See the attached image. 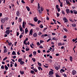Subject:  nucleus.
<instances>
[{
  "instance_id": "obj_51",
  "label": "nucleus",
  "mask_w": 77,
  "mask_h": 77,
  "mask_svg": "<svg viewBox=\"0 0 77 77\" xmlns=\"http://www.w3.org/2000/svg\"><path fill=\"white\" fill-rule=\"evenodd\" d=\"M36 29L38 31L39 30V28H38V27H37L36 28Z\"/></svg>"
},
{
  "instance_id": "obj_15",
  "label": "nucleus",
  "mask_w": 77,
  "mask_h": 77,
  "mask_svg": "<svg viewBox=\"0 0 77 77\" xmlns=\"http://www.w3.org/2000/svg\"><path fill=\"white\" fill-rule=\"evenodd\" d=\"M66 11L67 14H69L70 13V11L69 9H66Z\"/></svg>"
},
{
  "instance_id": "obj_40",
  "label": "nucleus",
  "mask_w": 77,
  "mask_h": 77,
  "mask_svg": "<svg viewBox=\"0 0 77 77\" xmlns=\"http://www.w3.org/2000/svg\"><path fill=\"white\" fill-rule=\"evenodd\" d=\"M23 36V35H21L20 36H19V38L20 39H21V38H22Z\"/></svg>"
},
{
  "instance_id": "obj_24",
  "label": "nucleus",
  "mask_w": 77,
  "mask_h": 77,
  "mask_svg": "<svg viewBox=\"0 0 77 77\" xmlns=\"http://www.w3.org/2000/svg\"><path fill=\"white\" fill-rule=\"evenodd\" d=\"M36 52L34 51L33 52V54L34 56H36Z\"/></svg>"
},
{
  "instance_id": "obj_5",
  "label": "nucleus",
  "mask_w": 77,
  "mask_h": 77,
  "mask_svg": "<svg viewBox=\"0 0 77 77\" xmlns=\"http://www.w3.org/2000/svg\"><path fill=\"white\" fill-rule=\"evenodd\" d=\"M72 72L73 75H75L76 74L77 72L75 70H73L72 71Z\"/></svg>"
},
{
  "instance_id": "obj_64",
  "label": "nucleus",
  "mask_w": 77,
  "mask_h": 77,
  "mask_svg": "<svg viewBox=\"0 0 77 77\" xmlns=\"http://www.w3.org/2000/svg\"><path fill=\"white\" fill-rule=\"evenodd\" d=\"M49 77H53V75H50V76H49Z\"/></svg>"
},
{
  "instance_id": "obj_32",
  "label": "nucleus",
  "mask_w": 77,
  "mask_h": 77,
  "mask_svg": "<svg viewBox=\"0 0 77 77\" xmlns=\"http://www.w3.org/2000/svg\"><path fill=\"white\" fill-rule=\"evenodd\" d=\"M39 27L41 28H42L43 27H44V26H43V25H40Z\"/></svg>"
},
{
  "instance_id": "obj_59",
  "label": "nucleus",
  "mask_w": 77,
  "mask_h": 77,
  "mask_svg": "<svg viewBox=\"0 0 77 77\" xmlns=\"http://www.w3.org/2000/svg\"><path fill=\"white\" fill-rule=\"evenodd\" d=\"M44 42V41L42 40H40V44H41L42 43Z\"/></svg>"
},
{
  "instance_id": "obj_43",
  "label": "nucleus",
  "mask_w": 77,
  "mask_h": 77,
  "mask_svg": "<svg viewBox=\"0 0 77 77\" xmlns=\"http://www.w3.org/2000/svg\"><path fill=\"white\" fill-rule=\"evenodd\" d=\"M57 17H59L60 14L57 13Z\"/></svg>"
},
{
  "instance_id": "obj_36",
  "label": "nucleus",
  "mask_w": 77,
  "mask_h": 77,
  "mask_svg": "<svg viewBox=\"0 0 77 77\" xmlns=\"http://www.w3.org/2000/svg\"><path fill=\"white\" fill-rule=\"evenodd\" d=\"M62 13L63 14V15H65V14L64 11L62 10Z\"/></svg>"
},
{
  "instance_id": "obj_42",
  "label": "nucleus",
  "mask_w": 77,
  "mask_h": 77,
  "mask_svg": "<svg viewBox=\"0 0 77 77\" xmlns=\"http://www.w3.org/2000/svg\"><path fill=\"white\" fill-rule=\"evenodd\" d=\"M57 9V11L58 12H60V8H58Z\"/></svg>"
},
{
  "instance_id": "obj_12",
  "label": "nucleus",
  "mask_w": 77,
  "mask_h": 77,
  "mask_svg": "<svg viewBox=\"0 0 77 77\" xmlns=\"http://www.w3.org/2000/svg\"><path fill=\"white\" fill-rule=\"evenodd\" d=\"M18 21V22H19V23H21V22L22 21V18L20 17L19 18Z\"/></svg>"
},
{
  "instance_id": "obj_46",
  "label": "nucleus",
  "mask_w": 77,
  "mask_h": 77,
  "mask_svg": "<svg viewBox=\"0 0 77 77\" xmlns=\"http://www.w3.org/2000/svg\"><path fill=\"white\" fill-rule=\"evenodd\" d=\"M41 23V21L40 20H38V24H39V23Z\"/></svg>"
},
{
  "instance_id": "obj_58",
  "label": "nucleus",
  "mask_w": 77,
  "mask_h": 77,
  "mask_svg": "<svg viewBox=\"0 0 77 77\" xmlns=\"http://www.w3.org/2000/svg\"><path fill=\"white\" fill-rule=\"evenodd\" d=\"M16 57H16L15 56H14L13 57V58L14 59H15V58H16Z\"/></svg>"
},
{
  "instance_id": "obj_21",
  "label": "nucleus",
  "mask_w": 77,
  "mask_h": 77,
  "mask_svg": "<svg viewBox=\"0 0 77 77\" xmlns=\"http://www.w3.org/2000/svg\"><path fill=\"white\" fill-rule=\"evenodd\" d=\"M5 68L6 70H8V66H6V65H5Z\"/></svg>"
},
{
  "instance_id": "obj_49",
  "label": "nucleus",
  "mask_w": 77,
  "mask_h": 77,
  "mask_svg": "<svg viewBox=\"0 0 77 77\" xmlns=\"http://www.w3.org/2000/svg\"><path fill=\"white\" fill-rule=\"evenodd\" d=\"M8 59V58L7 57H6L3 59V60H4H4H6V59Z\"/></svg>"
},
{
  "instance_id": "obj_63",
  "label": "nucleus",
  "mask_w": 77,
  "mask_h": 77,
  "mask_svg": "<svg viewBox=\"0 0 77 77\" xmlns=\"http://www.w3.org/2000/svg\"><path fill=\"white\" fill-rule=\"evenodd\" d=\"M56 40V38H52V40Z\"/></svg>"
},
{
  "instance_id": "obj_25",
  "label": "nucleus",
  "mask_w": 77,
  "mask_h": 77,
  "mask_svg": "<svg viewBox=\"0 0 77 77\" xmlns=\"http://www.w3.org/2000/svg\"><path fill=\"white\" fill-rule=\"evenodd\" d=\"M70 60L71 62H72V56H70Z\"/></svg>"
},
{
  "instance_id": "obj_18",
  "label": "nucleus",
  "mask_w": 77,
  "mask_h": 77,
  "mask_svg": "<svg viewBox=\"0 0 77 77\" xmlns=\"http://www.w3.org/2000/svg\"><path fill=\"white\" fill-rule=\"evenodd\" d=\"M8 51V49H5L4 51V53H6Z\"/></svg>"
},
{
  "instance_id": "obj_17",
  "label": "nucleus",
  "mask_w": 77,
  "mask_h": 77,
  "mask_svg": "<svg viewBox=\"0 0 77 77\" xmlns=\"http://www.w3.org/2000/svg\"><path fill=\"white\" fill-rule=\"evenodd\" d=\"M33 36H34V37H37V34H36V33H35L33 35Z\"/></svg>"
},
{
  "instance_id": "obj_33",
  "label": "nucleus",
  "mask_w": 77,
  "mask_h": 77,
  "mask_svg": "<svg viewBox=\"0 0 77 77\" xmlns=\"http://www.w3.org/2000/svg\"><path fill=\"white\" fill-rule=\"evenodd\" d=\"M38 66H41V63H40L39 62L38 63Z\"/></svg>"
},
{
  "instance_id": "obj_53",
  "label": "nucleus",
  "mask_w": 77,
  "mask_h": 77,
  "mask_svg": "<svg viewBox=\"0 0 77 77\" xmlns=\"http://www.w3.org/2000/svg\"><path fill=\"white\" fill-rule=\"evenodd\" d=\"M41 8V7L39 6V3H38V8Z\"/></svg>"
},
{
  "instance_id": "obj_4",
  "label": "nucleus",
  "mask_w": 77,
  "mask_h": 77,
  "mask_svg": "<svg viewBox=\"0 0 77 77\" xmlns=\"http://www.w3.org/2000/svg\"><path fill=\"white\" fill-rule=\"evenodd\" d=\"M16 15L17 17H20V11H17Z\"/></svg>"
},
{
  "instance_id": "obj_41",
  "label": "nucleus",
  "mask_w": 77,
  "mask_h": 77,
  "mask_svg": "<svg viewBox=\"0 0 77 77\" xmlns=\"http://www.w3.org/2000/svg\"><path fill=\"white\" fill-rule=\"evenodd\" d=\"M38 35L39 36H40V35H42V33L41 32H39Z\"/></svg>"
},
{
  "instance_id": "obj_23",
  "label": "nucleus",
  "mask_w": 77,
  "mask_h": 77,
  "mask_svg": "<svg viewBox=\"0 0 77 77\" xmlns=\"http://www.w3.org/2000/svg\"><path fill=\"white\" fill-rule=\"evenodd\" d=\"M26 8L27 9V11H30V8H29V7L26 6Z\"/></svg>"
},
{
  "instance_id": "obj_19",
  "label": "nucleus",
  "mask_w": 77,
  "mask_h": 77,
  "mask_svg": "<svg viewBox=\"0 0 77 77\" xmlns=\"http://www.w3.org/2000/svg\"><path fill=\"white\" fill-rule=\"evenodd\" d=\"M38 70H39V71H40L41 69V71H42V68L40 66H39L38 67Z\"/></svg>"
},
{
  "instance_id": "obj_13",
  "label": "nucleus",
  "mask_w": 77,
  "mask_h": 77,
  "mask_svg": "<svg viewBox=\"0 0 77 77\" xmlns=\"http://www.w3.org/2000/svg\"><path fill=\"white\" fill-rule=\"evenodd\" d=\"M25 34H26L27 33L29 32V31H28V30H27V28H26V29H25Z\"/></svg>"
},
{
  "instance_id": "obj_3",
  "label": "nucleus",
  "mask_w": 77,
  "mask_h": 77,
  "mask_svg": "<svg viewBox=\"0 0 77 77\" xmlns=\"http://www.w3.org/2000/svg\"><path fill=\"white\" fill-rule=\"evenodd\" d=\"M66 5H71V4L70 3V2L69 1V0H66Z\"/></svg>"
},
{
  "instance_id": "obj_30",
  "label": "nucleus",
  "mask_w": 77,
  "mask_h": 77,
  "mask_svg": "<svg viewBox=\"0 0 77 77\" xmlns=\"http://www.w3.org/2000/svg\"><path fill=\"white\" fill-rule=\"evenodd\" d=\"M58 45L59 46H61V45H62L61 43H58Z\"/></svg>"
},
{
  "instance_id": "obj_31",
  "label": "nucleus",
  "mask_w": 77,
  "mask_h": 77,
  "mask_svg": "<svg viewBox=\"0 0 77 77\" xmlns=\"http://www.w3.org/2000/svg\"><path fill=\"white\" fill-rule=\"evenodd\" d=\"M34 71L35 72H38V70H37V69H34Z\"/></svg>"
},
{
  "instance_id": "obj_10",
  "label": "nucleus",
  "mask_w": 77,
  "mask_h": 77,
  "mask_svg": "<svg viewBox=\"0 0 77 77\" xmlns=\"http://www.w3.org/2000/svg\"><path fill=\"white\" fill-rule=\"evenodd\" d=\"M53 74H54V72H53L52 71H50L49 72V75H52Z\"/></svg>"
},
{
  "instance_id": "obj_28",
  "label": "nucleus",
  "mask_w": 77,
  "mask_h": 77,
  "mask_svg": "<svg viewBox=\"0 0 77 77\" xmlns=\"http://www.w3.org/2000/svg\"><path fill=\"white\" fill-rule=\"evenodd\" d=\"M72 27H76V24L75 23L73 24H72Z\"/></svg>"
},
{
  "instance_id": "obj_48",
  "label": "nucleus",
  "mask_w": 77,
  "mask_h": 77,
  "mask_svg": "<svg viewBox=\"0 0 77 77\" xmlns=\"http://www.w3.org/2000/svg\"><path fill=\"white\" fill-rule=\"evenodd\" d=\"M56 8L57 9H58V8H59V5H57L56 6Z\"/></svg>"
},
{
  "instance_id": "obj_29",
  "label": "nucleus",
  "mask_w": 77,
  "mask_h": 77,
  "mask_svg": "<svg viewBox=\"0 0 77 77\" xmlns=\"http://www.w3.org/2000/svg\"><path fill=\"white\" fill-rule=\"evenodd\" d=\"M1 69H5V66L3 65H2L1 67Z\"/></svg>"
},
{
  "instance_id": "obj_26",
  "label": "nucleus",
  "mask_w": 77,
  "mask_h": 77,
  "mask_svg": "<svg viewBox=\"0 0 77 77\" xmlns=\"http://www.w3.org/2000/svg\"><path fill=\"white\" fill-rule=\"evenodd\" d=\"M29 25H30L31 26H35V25L31 23H29Z\"/></svg>"
},
{
  "instance_id": "obj_62",
  "label": "nucleus",
  "mask_w": 77,
  "mask_h": 77,
  "mask_svg": "<svg viewBox=\"0 0 77 77\" xmlns=\"http://www.w3.org/2000/svg\"><path fill=\"white\" fill-rule=\"evenodd\" d=\"M12 43H8V45H12Z\"/></svg>"
},
{
  "instance_id": "obj_57",
  "label": "nucleus",
  "mask_w": 77,
  "mask_h": 77,
  "mask_svg": "<svg viewBox=\"0 0 77 77\" xmlns=\"http://www.w3.org/2000/svg\"><path fill=\"white\" fill-rule=\"evenodd\" d=\"M32 57V54H30L29 55V57Z\"/></svg>"
},
{
  "instance_id": "obj_37",
  "label": "nucleus",
  "mask_w": 77,
  "mask_h": 77,
  "mask_svg": "<svg viewBox=\"0 0 77 77\" xmlns=\"http://www.w3.org/2000/svg\"><path fill=\"white\" fill-rule=\"evenodd\" d=\"M20 72L21 74H24V72L20 71Z\"/></svg>"
},
{
  "instance_id": "obj_39",
  "label": "nucleus",
  "mask_w": 77,
  "mask_h": 77,
  "mask_svg": "<svg viewBox=\"0 0 77 77\" xmlns=\"http://www.w3.org/2000/svg\"><path fill=\"white\" fill-rule=\"evenodd\" d=\"M55 69L56 70H58V69H59V67H58L56 66L55 67Z\"/></svg>"
},
{
  "instance_id": "obj_38",
  "label": "nucleus",
  "mask_w": 77,
  "mask_h": 77,
  "mask_svg": "<svg viewBox=\"0 0 77 77\" xmlns=\"http://www.w3.org/2000/svg\"><path fill=\"white\" fill-rule=\"evenodd\" d=\"M63 29L66 32H68V29H66V28H63Z\"/></svg>"
},
{
  "instance_id": "obj_2",
  "label": "nucleus",
  "mask_w": 77,
  "mask_h": 77,
  "mask_svg": "<svg viewBox=\"0 0 77 77\" xmlns=\"http://www.w3.org/2000/svg\"><path fill=\"white\" fill-rule=\"evenodd\" d=\"M63 21H64V23H68V19H66V18L65 17L63 18Z\"/></svg>"
},
{
  "instance_id": "obj_22",
  "label": "nucleus",
  "mask_w": 77,
  "mask_h": 77,
  "mask_svg": "<svg viewBox=\"0 0 77 77\" xmlns=\"http://www.w3.org/2000/svg\"><path fill=\"white\" fill-rule=\"evenodd\" d=\"M20 65H23V64L24 63V61H22L20 62Z\"/></svg>"
},
{
  "instance_id": "obj_6",
  "label": "nucleus",
  "mask_w": 77,
  "mask_h": 77,
  "mask_svg": "<svg viewBox=\"0 0 77 77\" xmlns=\"http://www.w3.org/2000/svg\"><path fill=\"white\" fill-rule=\"evenodd\" d=\"M2 23H4L5 22V19L4 18H2L1 20Z\"/></svg>"
},
{
  "instance_id": "obj_8",
  "label": "nucleus",
  "mask_w": 77,
  "mask_h": 77,
  "mask_svg": "<svg viewBox=\"0 0 77 77\" xmlns=\"http://www.w3.org/2000/svg\"><path fill=\"white\" fill-rule=\"evenodd\" d=\"M19 28L20 29V32H23V27H22L21 26V25H20L19 26Z\"/></svg>"
},
{
  "instance_id": "obj_7",
  "label": "nucleus",
  "mask_w": 77,
  "mask_h": 77,
  "mask_svg": "<svg viewBox=\"0 0 77 77\" xmlns=\"http://www.w3.org/2000/svg\"><path fill=\"white\" fill-rule=\"evenodd\" d=\"M5 33L6 34H7V35H9V33H10V30H7L5 32Z\"/></svg>"
},
{
  "instance_id": "obj_9",
  "label": "nucleus",
  "mask_w": 77,
  "mask_h": 77,
  "mask_svg": "<svg viewBox=\"0 0 77 77\" xmlns=\"http://www.w3.org/2000/svg\"><path fill=\"white\" fill-rule=\"evenodd\" d=\"M25 21H23V23L22 27L23 28H25Z\"/></svg>"
},
{
  "instance_id": "obj_44",
  "label": "nucleus",
  "mask_w": 77,
  "mask_h": 77,
  "mask_svg": "<svg viewBox=\"0 0 77 77\" xmlns=\"http://www.w3.org/2000/svg\"><path fill=\"white\" fill-rule=\"evenodd\" d=\"M29 48H26V51H29Z\"/></svg>"
},
{
  "instance_id": "obj_35",
  "label": "nucleus",
  "mask_w": 77,
  "mask_h": 77,
  "mask_svg": "<svg viewBox=\"0 0 77 77\" xmlns=\"http://www.w3.org/2000/svg\"><path fill=\"white\" fill-rule=\"evenodd\" d=\"M32 60L34 62H35L36 61V60H35V58H32Z\"/></svg>"
},
{
  "instance_id": "obj_14",
  "label": "nucleus",
  "mask_w": 77,
  "mask_h": 77,
  "mask_svg": "<svg viewBox=\"0 0 77 77\" xmlns=\"http://www.w3.org/2000/svg\"><path fill=\"white\" fill-rule=\"evenodd\" d=\"M33 33V29H31L30 30V32H29V34L30 35H33V34L32 33Z\"/></svg>"
},
{
  "instance_id": "obj_60",
  "label": "nucleus",
  "mask_w": 77,
  "mask_h": 77,
  "mask_svg": "<svg viewBox=\"0 0 77 77\" xmlns=\"http://www.w3.org/2000/svg\"><path fill=\"white\" fill-rule=\"evenodd\" d=\"M44 35H41V37L42 38H44Z\"/></svg>"
},
{
  "instance_id": "obj_1",
  "label": "nucleus",
  "mask_w": 77,
  "mask_h": 77,
  "mask_svg": "<svg viewBox=\"0 0 77 77\" xmlns=\"http://www.w3.org/2000/svg\"><path fill=\"white\" fill-rule=\"evenodd\" d=\"M38 11L39 14H42V11H44V9L42 7H41V8H39L38 9Z\"/></svg>"
},
{
  "instance_id": "obj_55",
  "label": "nucleus",
  "mask_w": 77,
  "mask_h": 77,
  "mask_svg": "<svg viewBox=\"0 0 77 77\" xmlns=\"http://www.w3.org/2000/svg\"><path fill=\"white\" fill-rule=\"evenodd\" d=\"M4 36L5 37H7L8 36V34H5Z\"/></svg>"
},
{
  "instance_id": "obj_45",
  "label": "nucleus",
  "mask_w": 77,
  "mask_h": 77,
  "mask_svg": "<svg viewBox=\"0 0 77 77\" xmlns=\"http://www.w3.org/2000/svg\"><path fill=\"white\" fill-rule=\"evenodd\" d=\"M21 2L22 3H23V4H24L25 3V2L24 1V0H22Z\"/></svg>"
},
{
  "instance_id": "obj_61",
  "label": "nucleus",
  "mask_w": 77,
  "mask_h": 77,
  "mask_svg": "<svg viewBox=\"0 0 77 77\" xmlns=\"http://www.w3.org/2000/svg\"><path fill=\"white\" fill-rule=\"evenodd\" d=\"M1 29H3V25H2L1 26Z\"/></svg>"
},
{
  "instance_id": "obj_56",
  "label": "nucleus",
  "mask_w": 77,
  "mask_h": 77,
  "mask_svg": "<svg viewBox=\"0 0 77 77\" xmlns=\"http://www.w3.org/2000/svg\"><path fill=\"white\" fill-rule=\"evenodd\" d=\"M76 40L75 39H73L72 40V41H73V42H75V41H76Z\"/></svg>"
},
{
  "instance_id": "obj_11",
  "label": "nucleus",
  "mask_w": 77,
  "mask_h": 77,
  "mask_svg": "<svg viewBox=\"0 0 77 77\" xmlns=\"http://www.w3.org/2000/svg\"><path fill=\"white\" fill-rule=\"evenodd\" d=\"M34 21L35 22H37V21H38V19H37V17H35L34 18Z\"/></svg>"
},
{
  "instance_id": "obj_34",
  "label": "nucleus",
  "mask_w": 77,
  "mask_h": 77,
  "mask_svg": "<svg viewBox=\"0 0 77 77\" xmlns=\"http://www.w3.org/2000/svg\"><path fill=\"white\" fill-rule=\"evenodd\" d=\"M60 6L61 7H62L63 6V2H61V3H60Z\"/></svg>"
},
{
  "instance_id": "obj_52",
  "label": "nucleus",
  "mask_w": 77,
  "mask_h": 77,
  "mask_svg": "<svg viewBox=\"0 0 77 77\" xmlns=\"http://www.w3.org/2000/svg\"><path fill=\"white\" fill-rule=\"evenodd\" d=\"M63 75L64 76V77H67V76L65 74H64Z\"/></svg>"
},
{
  "instance_id": "obj_16",
  "label": "nucleus",
  "mask_w": 77,
  "mask_h": 77,
  "mask_svg": "<svg viewBox=\"0 0 77 77\" xmlns=\"http://www.w3.org/2000/svg\"><path fill=\"white\" fill-rule=\"evenodd\" d=\"M60 73H62V72H65V70L64 69H60Z\"/></svg>"
},
{
  "instance_id": "obj_47",
  "label": "nucleus",
  "mask_w": 77,
  "mask_h": 77,
  "mask_svg": "<svg viewBox=\"0 0 77 77\" xmlns=\"http://www.w3.org/2000/svg\"><path fill=\"white\" fill-rule=\"evenodd\" d=\"M32 74H33L34 73V71L33 70H31L30 72Z\"/></svg>"
},
{
  "instance_id": "obj_50",
  "label": "nucleus",
  "mask_w": 77,
  "mask_h": 77,
  "mask_svg": "<svg viewBox=\"0 0 77 77\" xmlns=\"http://www.w3.org/2000/svg\"><path fill=\"white\" fill-rule=\"evenodd\" d=\"M37 45H38V46L40 45V44H39V42H37Z\"/></svg>"
},
{
  "instance_id": "obj_54",
  "label": "nucleus",
  "mask_w": 77,
  "mask_h": 77,
  "mask_svg": "<svg viewBox=\"0 0 77 77\" xmlns=\"http://www.w3.org/2000/svg\"><path fill=\"white\" fill-rule=\"evenodd\" d=\"M14 66L15 67H17V63H15L14 64Z\"/></svg>"
},
{
  "instance_id": "obj_27",
  "label": "nucleus",
  "mask_w": 77,
  "mask_h": 77,
  "mask_svg": "<svg viewBox=\"0 0 77 77\" xmlns=\"http://www.w3.org/2000/svg\"><path fill=\"white\" fill-rule=\"evenodd\" d=\"M16 54V53H15V51H13L12 52V55H15Z\"/></svg>"
},
{
  "instance_id": "obj_20",
  "label": "nucleus",
  "mask_w": 77,
  "mask_h": 77,
  "mask_svg": "<svg viewBox=\"0 0 77 77\" xmlns=\"http://www.w3.org/2000/svg\"><path fill=\"white\" fill-rule=\"evenodd\" d=\"M22 61V58H21V59L20 58H19L18 59V62H21Z\"/></svg>"
}]
</instances>
